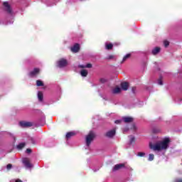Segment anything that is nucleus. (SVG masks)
<instances>
[{"mask_svg":"<svg viewBox=\"0 0 182 182\" xmlns=\"http://www.w3.org/2000/svg\"><path fill=\"white\" fill-rule=\"evenodd\" d=\"M170 144V138H164L162 141H160L155 144H150L149 147L154 151H164L168 149Z\"/></svg>","mask_w":182,"mask_h":182,"instance_id":"1","label":"nucleus"},{"mask_svg":"<svg viewBox=\"0 0 182 182\" xmlns=\"http://www.w3.org/2000/svg\"><path fill=\"white\" fill-rule=\"evenodd\" d=\"M94 139H95V132L91 131L85 137V141H86L85 149H89V146H90V143L93 141Z\"/></svg>","mask_w":182,"mask_h":182,"instance_id":"2","label":"nucleus"},{"mask_svg":"<svg viewBox=\"0 0 182 182\" xmlns=\"http://www.w3.org/2000/svg\"><path fill=\"white\" fill-rule=\"evenodd\" d=\"M23 164H24L26 168H32L33 167V165L31 164V161H29V159L28 158H23L22 159Z\"/></svg>","mask_w":182,"mask_h":182,"instance_id":"3","label":"nucleus"},{"mask_svg":"<svg viewBox=\"0 0 182 182\" xmlns=\"http://www.w3.org/2000/svg\"><path fill=\"white\" fill-rule=\"evenodd\" d=\"M19 124L21 127H32V126H33V122L21 121L19 122Z\"/></svg>","mask_w":182,"mask_h":182,"instance_id":"4","label":"nucleus"},{"mask_svg":"<svg viewBox=\"0 0 182 182\" xmlns=\"http://www.w3.org/2000/svg\"><path fill=\"white\" fill-rule=\"evenodd\" d=\"M67 65H68V60L63 58L59 60L57 63V66L58 68H65V66H66Z\"/></svg>","mask_w":182,"mask_h":182,"instance_id":"5","label":"nucleus"},{"mask_svg":"<svg viewBox=\"0 0 182 182\" xmlns=\"http://www.w3.org/2000/svg\"><path fill=\"white\" fill-rule=\"evenodd\" d=\"M4 6L6 8V11L8 12V14H10L12 15V9H11V6L9 5V3L7 1H5L3 3Z\"/></svg>","mask_w":182,"mask_h":182,"instance_id":"6","label":"nucleus"},{"mask_svg":"<svg viewBox=\"0 0 182 182\" xmlns=\"http://www.w3.org/2000/svg\"><path fill=\"white\" fill-rule=\"evenodd\" d=\"M115 134H116V129H114L108 131L106 134V136L107 137L112 139V137H114Z\"/></svg>","mask_w":182,"mask_h":182,"instance_id":"7","label":"nucleus"},{"mask_svg":"<svg viewBox=\"0 0 182 182\" xmlns=\"http://www.w3.org/2000/svg\"><path fill=\"white\" fill-rule=\"evenodd\" d=\"M39 72V68H35L33 71L30 73V76H31V77H33V76H36V75H38Z\"/></svg>","mask_w":182,"mask_h":182,"instance_id":"8","label":"nucleus"},{"mask_svg":"<svg viewBox=\"0 0 182 182\" xmlns=\"http://www.w3.org/2000/svg\"><path fill=\"white\" fill-rule=\"evenodd\" d=\"M79 49H80V46L79 44H75L73 46V48H71V50L74 53H76L77 52H79Z\"/></svg>","mask_w":182,"mask_h":182,"instance_id":"9","label":"nucleus"},{"mask_svg":"<svg viewBox=\"0 0 182 182\" xmlns=\"http://www.w3.org/2000/svg\"><path fill=\"white\" fill-rule=\"evenodd\" d=\"M122 92V88H120L119 87H115L113 90H112V93L114 95H117L119 93H120Z\"/></svg>","mask_w":182,"mask_h":182,"instance_id":"10","label":"nucleus"},{"mask_svg":"<svg viewBox=\"0 0 182 182\" xmlns=\"http://www.w3.org/2000/svg\"><path fill=\"white\" fill-rule=\"evenodd\" d=\"M121 87L122 90H127L129 89V84L128 82H122L121 83Z\"/></svg>","mask_w":182,"mask_h":182,"instance_id":"11","label":"nucleus"},{"mask_svg":"<svg viewBox=\"0 0 182 182\" xmlns=\"http://www.w3.org/2000/svg\"><path fill=\"white\" fill-rule=\"evenodd\" d=\"M123 120L125 123H130L133 122V118L130 117H125L123 118Z\"/></svg>","mask_w":182,"mask_h":182,"instance_id":"12","label":"nucleus"},{"mask_svg":"<svg viewBox=\"0 0 182 182\" xmlns=\"http://www.w3.org/2000/svg\"><path fill=\"white\" fill-rule=\"evenodd\" d=\"M87 73H88L87 70L85 69L80 71V75L81 76H82V77H86L87 76Z\"/></svg>","mask_w":182,"mask_h":182,"instance_id":"13","label":"nucleus"},{"mask_svg":"<svg viewBox=\"0 0 182 182\" xmlns=\"http://www.w3.org/2000/svg\"><path fill=\"white\" fill-rule=\"evenodd\" d=\"M38 99L40 102H42L43 100V93L42 92H38Z\"/></svg>","mask_w":182,"mask_h":182,"instance_id":"14","label":"nucleus"},{"mask_svg":"<svg viewBox=\"0 0 182 182\" xmlns=\"http://www.w3.org/2000/svg\"><path fill=\"white\" fill-rule=\"evenodd\" d=\"M75 134H76V132H68V133H67V134H66V138H67V139H70V137L75 136Z\"/></svg>","mask_w":182,"mask_h":182,"instance_id":"15","label":"nucleus"},{"mask_svg":"<svg viewBox=\"0 0 182 182\" xmlns=\"http://www.w3.org/2000/svg\"><path fill=\"white\" fill-rule=\"evenodd\" d=\"M159 52H160V48L159 47H156L155 48H154L152 50L153 55H157V53H159Z\"/></svg>","mask_w":182,"mask_h":182,"instance_id":"16","label":"nucleus"},{"mask_svg":"<svg viewBox=\"0 0 182 182\" xmlns=\"http://www.w3.org/2000/svg\"><path fill=\"white\" fill-rule=\"evenodd\" d=\"M131 56V54L129 53V54H127L122 59V61L121 63H124V62H126L127 60V59H129V58H130Z\"/></svg>","mask_w":182,"mask_h":182,"instance_id":"17","label":"nucleus"},{"mask_svg":"<svg viewBox=\"0 0 182 182\" xmlns=\"http://www.w3.org/2000/svg\"><path fill=\"white\" fill-rule=\"evenodd\" d=\"M123 167V164H117L114 167V171H116V170H119V168H122Z\"/></svg>","mask_w":182,"mask_h":182,"instance_id":"18","label":"nucleus"},{"mask_svg":"<svg viewBox=\"0 0 182 182\" xmlns=\"http://www.w3.org/2000/svg\"><path fill=\"white\" fill-rule=\"evenodd\" d=\"M25 147V143H21L18 145H17L18 150H22Z\"/></svg>","mask_w":182,"mask_h":182,"instance_id":"19","label":"nucleus"},{"mask_svg":"<svg viewBox=\"0 0 182 182\" xmlns=\"http://www.w3.org/2000/svg\"><path fill=\"white\" fill-rule=\"evenodd\" d=\"M79 68H81L82 69L85 68H92V64H87L86 65H80Z\"/></svg>","mask_w":182,"mask_h":182,"instance_id":"20","label":"nucleus"},{"mask_svg":"<svg viewBox=\"0 0 182 182\" xmlns=\"http://www.w3.org/2000/svg\"><path fill=\"white\" fill-rule=\"evenodd\" d=\"M148 160L149 161H153L154 160V154H150Z\"/></svg>","mask_w":182,"mask_h":182,"instance_id":"21","label":"nucleus"},{"mask_svg":"<svg viewBox=\"0 0 182 182\" xmlns=\"http://www.w3.org/2000/svg\"><path fill=\"white\" fill-rule=\"evenodd\" d=\"M105 46H106V49L110 50V49H112V48H113V44H112V43H109V44L106 43Z\"/></svg>","mask_w":182,"mask_h":182,"instance_id":"22","label":"nucleus"},{"mask_svg":"<svg viewBox=\"0 0 182 182\" xmlns=\"http://www.w3.org/2000/svg\"><path fill=\"white\" fill-rule=\"evenodd\" d=\"M36 85L37 86H43V82L38 80L36 81Z\"/></svg>","mask_w":182,"mask_h":182,"instance_id":"23","label":"nucleus"},{"mask_svg":"<svg viewBox=\"0 0 182 182\" xmlns=\"http://www.w3.org/2000/svg\"><path fill=\"white\" fill-rule=\"evenodd\" d=\"M137 156H138L139 157H144V156H146V154H145L144 152H139V153L137 154Z\"/></svg>","mask_w":182,"mask_h":182,"instance_id":"24","label":"nucleus"},{"mask_svg":"<svg viewBox=\"0 0 182 182\" xmlns=\"http://www.w3.org/2000/svg\"><path fill=\"white\" fill-rule=\"evenodd\" d=\"M164 45L165 46V48H167V46H168V45H170V43L168 41H164Z\"/></svg>","mask_w":182,"mask_h":182,"instance_id":"25","label":"nucleus"},{"mask_svg":"<svg viewBox=\"0 0 182 182\" xmlns=\"http://www.w3.org/2000/svg\"><path fill=\"white\" fill-rule=\"evenodd\" d=\"M11 168H12V164H9L7 165V170H11Z\"/></svg>","mask_w":182,"mask_h":182,"instance_id":"26","label":"nucleus"},{"mask_svg":"<svg viewBox=\"0 0 182 182\" xmlns=\"http://www.w3.org/2000/svg\"><path fill=\"white\" fill-rule=\"evenodd\" d=\"M158 85H160V86L163 85V81L161 80V79L158 80Z\"/></svg>","mask_w":182,"mask_h":182,"instance_id":"27","label":"nucleus"},{"mask_svg":"<svg viewBox=\"0 0 182 182\" xmlns=\"http://www.w3.org/2000/svg\"><path fill=\"white\" fill-rule=\"evenodd\" d=\"M114 123H115V124H120V123H122V120H120V119L116 120L114 122Z\"/></svg>","mask_w":182,"mask_h":182,"instance_id":"28","label":"nucleus"},{"mask_svg":"<svg viewBox=\"0 0 182 182\" xmlns=\"http://www.w3.org/2000/svg\"><path fill=\"white\" fill-rule=\"evenodd\" d=\"M134 141V136H130V143H133Z\"/></svg>","mask_w":182,"mask_h":182,"instance_id":"29","label":"nucleus"},{"mask_svg":"<svg viewBox=\"0 0 182 182\" xmlns=\"http://www.w3.org/2000/svg\"><path fill=\"white\" fill-rule=\"evenodd\" d=\"M31 141L33 144H35V139L33 138H31Z\"/></svg>","mask_w":182,"mask_h":182,"instance_id":"30","label":"nucleus"},{"mask_svg":"<svg viewBox=\"0 0 182 182\" xmlns=\"http://www.w3.org/2000/svg\"><path fill=\"white\" fill-rule=\"evenodd\" d=\"M113 58H114V56H113V55H109V58H108V59H113Z\"/></svg>","mask_w":182,"mask_h":182,"instance_id":"31","label":"nucleus"},{"mask_svg":"<svg viewBox=\"0 0 182 182\" xmlns=\"http://www.w3.org/2000/svg\"><path fill=\"white\" fill-rule=\"evenodd\" d=\"M100 81H101L102 83H105V82H106V80H105V79H101Z\"/></svg>","mask_w":182,"mask_h":182,"instance_id":"32","label":"nucleus"},{"mask_svg":"<svg viewBox=\"0 0 182 182\" xmlns=\"http://www.w3.org/2000/svg\"><path fill=\"white\" fill-rule=\"evenodd\" d=\"M176 182H182V179H176Z\"/></svg>","mask_w":182,"mask_h":182,"instance_id":"33","label":"nucleus"},{"mask_svg":"<svg viewBox=\"0 0 182 182\" xmlns=\"http://www.w3.org/2000/svg\"><path fill=\"white\" fill-rule=\"evenodd\" d=\"M26 153H31V149H26Z\"/></svg>","mask_w":182,"mask_h":182,"instance_id":"34","label":"nucleus"}]
</instances>
